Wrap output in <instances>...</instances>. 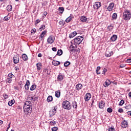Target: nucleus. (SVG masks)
I'll list each match as a JSON object with an SVG mask.
<instances>
[{
	"label": "nucleus",
	"mask_w": 131,
	"mask_h": 131,
	"mask_svg": "<svg viewBox=\"0 0 131 131\" xmlns=\"http://www.w3.org/2000/svg\"><path fill=\"white\" fill-rule=\"evenodd\" d=\"M22 58H23V60L24 61H28V57L27 56V55H26V54H23L22 55Z\"/></svg>",
	"instance_id": "19"
},
{
	"label": "nucleus",
	"mask_w": 131,
	"mask_h": 131,
	"mask_svg": "<svg viewBox=\"0 0 131 131\" xmlns=\"http://www.w3.org/2000/svg\"><path fill=\"white\" fill-rule=\"evenodd\" d=\"M71 63L70 62L67 61H66V67H67L68 66H69V65H70Z\"/></svg>",
	"instance_id": "52"
},
{
	"label": "nucleus",
	"mask_w": 131,
	"mask_h": 131,
	"mask_svg": "<svg viewBox=\"0 0 131 131\" xmlns=\"http://www.w3.org/2000/svg\"><path fill=\"white\" fill-rule=\"evenodd\" d=\"M113 28H114V27L112 25H110V26H107V29L110 30V31H111Z\"/></svg>",
	"instance_id": "36"
},
{
	"label": "nucleus",
	"mask_w": 131,
	"mask_h": 131,
	"mask_svg": "<svg viewBox=\"0 0 131 131\" xmlns=\"http://www.w3.org/2000/svg\"><path fill=\"white\" fill-rule=\"evenodd\" d=\"M113 8H114V3H111L108 5L107 9L108 11H109V12H111V11H112V10H113Z\"/></svg>",
	"instance_id": "9"
},
{
	"label": "nucleus",
	"mask_w": 131,
	"mask_h": 131,
	"mask_svg": "<svg viewBox=\"0 0 131 131\" xmlns=\"http://www.w3.org/2000/svg\"><path fill=\"white\" fill-rule=\"evenodd\" d=\"M60 96H61V92L60 91L55 92V97H56V98H60Z\"/></svg>",
	"instance_id": "24"
},
{
	"label": "nucleus",
	"mask_w": 131,
	"mask_h": 131,
	"mask_svg": "<svg viewBox=\"0 0 131 131\" xmlns=\"http://www.w3.org/2000/svg\"><path fill=\"white\" fill-rule=\"evenodd\" d=\"M87 19H88V18H86V17L84 16H82L80 18V20H81V22H86Z\"/></svg>",
	"instance_id": "25"
},
{
	"label": "nucleus",
	"mask_w": 131,
	"mask_h": 131,
	"mask_svg": "<svg viewBox=\"0 0 131 131\" xmlns=\"http://www.w3.org/2000/svg\"><path fill=\"white\" fill-rule=\"evenodd\" d=\"M113 55V51H110L108 50H106L105 53V56L107 58H109V57H111Z\"/></svg>",
	"instance_id": "7"
},
{
	"label": "nucleus",
	"mask_w": 131,
	"mask_h": 131,
	"mask_svg": "<svg viewBox=\"0 0 131 131\" xmlns=\"http://www.w3.org/2000/svg\"><path fill=\"white\" fill-rule=\"evenodd\" d=\"M62 54H63V51H62V50H61V49L58 50L57 51V56H61Z\"/></svg>",
	"instance_id": "31"
},
{
	"label": "nucleus",
	"mask_w": 131,
	"mask_h": 131,
	"mask_svg": "<svg viewBox=\"0 0 131 131\" xmlns=\"http://www.w3.org/2000/svg\"><path fill=\"white\" fill-rule=\"evenodd\" d=\"M83 86L81 83H78L77 85H76V90H77V91H80V90H81Z\"/></svg>",
	"instance_id": "13"
},
{
	"label": "nucleus",
	"mask_w": 131,
	"mask_h": 131,
	"mask_svg": "<svg viewBox=\"0 0 131 131\" xmlns=\"http://www.w3.org/2000/svg\"><path fill=\"white\" fill-rule=\"evenodd\" d=\"M104 106H105V102L103 101H101L99 103V107L100 109H103L104 108Z\"/></svg>",
	"instance_id": "15"
},
{
	"label": "nucleus",
	"mask_w": 131,
	"mask_h": 131,
	"mask_svg": "<svg viewBox=\"0 0 131 131\" xmlns=\"http://www.w3.org/2000/svg\"><path fill=\"white\" fill-rule=\"evenodd\" d=\"M31 105V102L27 101L24 106H29Z\"/></svg>",
	"instance_id": "37"
},
{
	"label": "nucleus",
	"mask_w": 131,
	"mask_h": 131,
	"mask_svg": "<svg viewBox=\"0 0 131 131\" xmlns=\"http://www.w3.org/2000/svg\"><path fill=\"white\" fill-rule=\"evenodd\" d=\"M91 98H92V94H91L90 93H88L85 94L84 99L85 102H89Z\"/></svg>",
	"instance_id": "5"
},
{
	"label": "nucleus",
	"mask_w": 131,
	"mask_h": 131,
	"mask_svg": "<svg viewBox=\"0 0 131 131\" xmlns=\"http://www.w3.org/2000/svg\"><path fill=\"white\" fill-rule=\"evenodd\" d=\"M73 107L75 109H76V108H77V102H76V101H74L73 102Z\"/></svg>",
	"instance_id": "32"
},
{
	"label": "nucleus",
	"mask_w": 131,
	"mask_h": 131,
	"mask_svg": "<svg viewBox=\"0 0 131 131\" xmlns=\"http://www.w3.org/2000/svg\"><path fill=\"white\" fill-rule=\"evenodd\" d=\"M7 82H8V83H11V82H12V79L8 78L7 79Z\"/></svg>",
	"instance_id": "44"
},
{
	"label": "nucleus",
	"mask_w": 131,
	"mask_h": 131,
	"mask_svg": "<svg viewBox=\"0 0 131 131\" xmlns=\"http://www.w3.org/2000/svg\"><path fill=\"white\" fill-rule=\"evenodd\" d=\"M107 69H104L103 71H102V74H106V73L107 72Z\"/></svg>",
	"instance_id": "48"
},
{
	"label": "nucleus",
	"mask_w": 131,
	"mask_h": 131,
	"mask_svg": "<svg viewBox=\"0 0 131 131\" xmlns=\"http://www.w3.org/2000/svg\"><path fill=\"white\" fill-rule=\"evenodd\" d=\"M66 109L67 110H70V109H71V105L70 104V102L68 101H66Z\"/></svg>",
	"instance_id": "14"
},
{
	"label": "nucleus",
	"mask_w": 131,
	"mask_h": 131,
	"mask_svg": "<svg viewBox=\"0 0 131 131\" xmlns=\"http://www.w3.org/2000/svg\"><path fill=\"white\" fill-rule=\"evenodd\" d=\"M24 110L25 112H27V114H30L32 111V105L24 106Z\"/></svg>",
	"instance_id": "3"
},
{
	"label": "nucleus",
	"mask_w": 131,
	"mask_h": 131,
	"mask_svg": "<svg viewBox=\"0 0 131 131\" xmlns=\"http://www.w3.org/2000/svg\"><path fill=\"white\" fill-rule=\"evenodd\" d=\"M83 40V37L82 36H78L72 41H68L67 43L68 49H76L77 48L76 45H80Z\"/></svg>",
	"instance_id": "1"
},
{
	"label": "nucleus",
	"mask_w": 131,
	"mask_h": 131,
	"mask_svg": "<svg viewBox=\"0 0 131 131\" xmlns=\"http://www.w3.org/2000/svg\"><path fill=\"white\" fill-rule=\"evenodd\" d=\"M110 84H111V82L110 81V80L107 79L104 83L103 86H104V88H107Z\"/></svg>",
	"instance_id": "12"
},
{
	"label": "nucleus",
	"mask_w": 131,
	"mask_h": 131,
	"mask_svg": "<svg viewBox=\"0 0 131 131\" xmlns=\"http://www.w3.org/2000/svg\"><path fill=\"white\" fill-rule=\"evenodd\" d=\"M39 22H40V20L38 19L36 20L35 24H38V23H39Z\"/></svg>",
	"instance_id": "54"
},
{
	"label": "nucleus",
	"mask_w": 131,
	"mask_h": 131,
	"mask_svg": "<svg viewBox=\"0 0 131 131\" xmlns=\"http://www.w3.org/2000/svg\"><path fill=\"white\" fill-rule=\"evenodd\" d=\"M46 29V26L45 25H42L41 26V27L40 28V29H41V30H43V29Z\"/></svg>",
	"instance_id": "49"
},
{
	"label": "nucleus",
	"mask_w": 131,
	"mask_h": 131,
	"mask_svg": "<svg viewBox=\"0 0 131 131\" xmlns=\"http://www.w3.org/2000/svg\"><path fill=\"white\" fill-rule=\"evenodd\" d=\"M6 10L8 12H11V11H12V6L8 5L6 8Z\"/></svg>",
	"instance_id": "30"
},
{
	"label": "nucleus",
	"mask_w": 131,
	"mask_h": 131,
	"mask_svg": "<svg viewBox=\"0 0 131 131\" xmlns=\"http://www.w3.org/2000/svg\"><path fill=\"white\" fill-rule=\"evenodd\" d=\"M59 24H60V25H64V24L63 23V21H59Z\"/></svg>",
	"instance_id": "62"
},
{
	"label": "nucleus",
	"mask_w": 131,
	"mask_h": 131,
	"mask_svg": "<svg viewBox=\"0 0 131 131\" xmlns=\"http://www.w3.org/2000/svg\"><path fill=\"white\" fill-rule=\"evenodd\" d=\"M10 125H11V123H9V124H8V127H7V128L6 131L9 130V128H10Z\"/></svg>",
	"instance_id": "58"
},
{
	"label": "nucleus",
	"mask_w": 131,
	"mask_h": 131,
	"mask_svg": "<svg viewBox=\"0 0 131 131\" xmlns=\"http://www.w3.org/2000/svg\"><path fill=\"white\" fill-rule=\"evenodd\" d=\"M8 20H10V17H8V16H5L4 18V21H8Z\"/></svg>",
	"instance_id": "46"
},
{
	"label": "nucleus",
	"mask_w": 131,
	"mask_h": 131,
	"mask_svg": "<svg viewBox=\"0 0 131 131\" xmlns=\"http://www.w3.org/2000/svg\"><path fill=\"white\" fill-rule=\"evenodd\" d=\"M117 39V35H113L111 37V40L112 41H115Z\"/></svg>",
	"instance_id": "20"
},
{
	"label": "nucleus",
	"mask_w": 131,
	"mask_h": 131,
	"mask_svg": "<svg viewBox=\"0 0 131 131\" xmlns=\"http://www.w3.org/2000/svg\"><path fill=\"white\" fill-rule=\"evenodd\" d=\"M118 112H119V113H123V110L122 108H119L118 110Z\"/></svg>",
	"instance_id": "51"
},
{
	"label": "nucleus",
	"mask_w": 131,
	"mask_h": 131,
	"mask_svg": "<svg viewBox=\"0 0 131 131\" xmlns=\"http://www.w3.org/2000/svg\"><path fill=\"white\" fill-rule=\"evenodd\" d=\"M108 131H115V129L114 127H110L108 128Z\"/></svg>",
	"instance_id": "50"
},
{
	"label": "nucleus",
	"mask_w": 131,
	"mask_h": 131,
	"mask_svg": "<svg viewBox=\"0 0 131 131\" xmlns=\"http://www.w3.org/2000/svg\"><path fill=\"white\" fill-rule=\"evenodd\" d=\"M36 66L37 70H40V69H41V66H42V64H41L40 62H38L36 64Z\"/></svg>",
	"instance_id": "22"
},
{
	"label": "nucleus",
	"mask_w": 131,
	"mask_h": 131,
	"mask_svg": "<svg viewBox=\"0 0 131 131\" xmlns=\"http://www.w3.org/2000/svg\"><path fill=\"white\" fill-rule=\"evenodd\" d=\"M76 34H77L76 31H74L69 35L70 38H73V37H74V36H75Z\"/></svg>",
	"instance_id": "16"
},
{
	"label": "nucleus",
	"mask_w": 131,
	"mask_h": 131,
	"mask_svg": "<svg viewBox=\"0 0 131 131\" xmlns=\"http://www.w3.org/2000/svg\"><path fill=\"white\" fill-rule=\"evenodd\" d=\"M44 71H45V73H47V74H49V70H48V69H45V70H44Z\"/></svg>",
	"instance_id": "59"
},
{
	"label": "nucleus",
	"mask_w": 131,
	"mask_h": 131,
	"mask_svg": "<svg viewBox=\"0 0 131 131\" xmlns=\"http://www.w3.org/2000/svg\"><path fill=\"white\" fill-rule=\"evenodd\" d=\"M57 79L59 81H61V80H63V76L61 75H58L57 77Z\"/></svg>",
	"instance_id": "33"
},
{
	"label": "nucleus",
	"mask_w": 131,
	"mask_h": 131,
	"mask_svg": "<svg viewBox=\"0 0 131 131\" xmlns=\"http://www.w3.org/2000/svg\"><path fill=\"white\" fill-rule=\"evenodd\" d=\"M69 50L70 52H72L74 53V55L76 57L79 53H80V49H71V48H69Z\"/></svg>",
	"instance_id": "4"
},
{
	"label": "nucleus",
	"mask_w": 131,
	"mask_h": 131,
	"mask_svg": "<svg viewBox=\"0 0 131 131\" xmlns=\"http://www.w3.org/2000/svg\"><path fill=\"white\" fill-rule=\"evenodd\" d=\"M128 115H130L131 116V111L127 112Z\"/></svg>",
	"instance_id": "64"
},
{
	"label": "nucleus",
	"mask_w": 131,
	"mask_h": 131,
	"mask_svg": "<svg viewBox=\"0 0 131 131\" xmlns=\"http://www.w3.org/2000/svg\"><path fill=\"white\" fill-rule=\"evenodd\" d=\"M72 19H73V16H69L68 17H67L66 18L67 23H69V22H70V21H71V20H72Z\"/></svg>",
	"instance_id": "23"
},
{
	"label": "nucleus",
	"mask_w": 131,
	"mask_h": 131,
	"mask_svg": "<svg viewBox=\"0 0 131 131\" xmlns=\"http://www.w3.org/2000/svg\"><path fill=\"white\" fill-rule=\"evenodd\" d=\"M57 108H58V106H55L54 107V109H53L52 110H55V112H56V110H57Z\"/></svg>",
	"instance_id": "60"
},
{
	"label": "nucleus",
	"mask_w": 131,
	"mask_h": 131,
	"mask_svg": "<svg viewBox=\"0 0 131 131\" xmlns=\"http://www.w3.org/2000/svg\"><path fill=\"white\" fill-rule=\"evenodd\" d=\"M130 18H131L130 12H129V11L127 9L123 13V19H124V20L126 21L127 20H130Z\"/></svg>",
	"instance_id": "2"
},
{
	"label": "nucleus",
	"mask_w": 131,
	"mask_h": 131,
	"mask_svg": "<svg viewBox=\"0 0 131 131\" xmlns=\"http://www.w3.org/2000/svg\"><path fill=\"white\" fill-rule=\"evenodd\" d=\"M100 7H101V3L100 2H95L93 5V7H94V9H95V10H98V9H99V8H100Z\"/></svg>",
	"instance_id": "6"
},
{
	"label": "nucleus",
	"mask_w": 131,
	"mask_h": 131,
	"mask_svg": "<svg viewBox=\"0 0 131 131\" xmlns=\"http://www.w3.org/2000/svg\"><path fill=\"white\" fill-rule=\"evenodd\" d=\"M52 131H57L58 130V127H53L52 128Z\"/></svg>",
	"instance_id": "47"
},
{
	"label": "nucleus",
	"mask_w": 131,
	"mask_h": 131,
	"mask_svg": "<svg viewBox=\"0 0 131 131\" xmlns=\"http://www.w3.org/2000/svg\"><path fill=\"white\" fill-rule=\"evenodd\" d=\"M122 127H123V128H126V127H127V121L124 120L122 122Z\"/></svg>",
	"instance_id": "17"
},
{
	"label": "nucleus",
	"mask_w": 131,
	"mask_h": 131,
	"mask_svg": "<svg viewBox=\"0 0 131 131\" xmlns=\"http://www.w3.org/2000/svg\"><path fill=\"white\" fill-rule=\"evenodd\" d=\"M19 59L17 55H15L13 57V62L14 64H18L19 63Z\"/></svg>",
	"instance_id": "8"
},
{
	"label": "nucleus",
	"mask_w": 131,
	"mask_h": 131,
	"mask_svg": "<svg viewBox=\"0 0 131 131\" xmlns=\"http://www.w3.org/2000/svg\"><path fill=\"white\" fill-rule=\"evenodd\" d=\"M127 62L128 63H131V58L129 59H127Z\"/></svg>",
	"instance_id": "63"
},
{
	"label": "nucleus",
	"mask_w": 131,
	"mask_h": 131,
	"mask_svg": "<svg viewBox=\"0 0 131 131\" xmlns=\"http://www.w3.org/2000/svg\"><path fill=\"white\" fill-rule=\"evenodd\" d=\"M13 104H15V100L12 99L8 102L9 106H12Z\"/></svg>",
	"instance_id": "26"
},
{
	"label": "nucleus",
	"mask_w": 131,
	"mask_h": 131,
	"mask_svg": "<svg viewBox=\"0 0 131 131\" xmlns=\"http://www.w3.org/2000/svg\"><path fill=\"white\" fill-rule=\"evenodd\" d=\"M47 41L48 43L52 45L54 42V37L53 36H50L47 39Z\"/></svg>",
	"instance_id": "10"
},
{
	"label": "nucleus",
	"mask_w": 131,
	"mask_h": 131,
	"mask_svg": "<svg viewBox=\"0 0 131 131\" xmlns=\"http://www.w3.org/2000/svg\"><path fill=\"white\" fill-rule=\"evenodd\" d=\"M100 69H101V67H97V69H96V71H99V70H100Z\"/></svg>",
	"instance_id": "61"
},
{
	"label": "nucleus",
	"mask_w": 131,
	"mask_h": 131,
	"mask_svg": "<svg viewBox=\"0 0 131 131\" xmlns=\"http://www.w3.org/2000/svg\"><path fill=\"white\" fill-rule=\"evenodd\" d=\"M47 102H52L53 101V97L52 96H49L47 99Z\"/></svg>",
	"instance_id": "29"
},
{
	"label": "nucleus",
	"mask_w": 131,
	"mask_h": 131,
	"mask_svg": "<svg viewBox=\"0 0 131 131\" xmlns=\"http://www.w3.org/2000/svg\"><path fill=\"white\" fill-rule=\"evenodd\" d=\"M46 33H47V32L46 31H44L43 32H42L40 35V37H39L40 38L42 39V38H43V36H45V35H46Z\"/></svg>",
	"instance_id": "28"
},
{
	"label": "nucleus",
	"mask_w": 131,
	"mask_h": 131,
	"mask_svg": "<svg viewBox=\"0 0 131 131\" xmlns=\"http://www.w3.org/2000/svg\"><path fill=\"white\" fill-rule=\"evenodd\" d=\"M30 99V100H33L34 101H35V100H36V97L34 98L33 97H31Z\"/></svg>",
	"instance_id": "56"
},
{
	"label": "nucleus",
	"mask_w": 131,
	"mask_h": 131,
	"mask_svg": "<svg viewBox=\"0 0 131 131\" xmlns=\"http://www.w3.org/2000/svg\"><path fill=\"white\" fill-rule=\"evenodd\" d=\"M3 97L4 98V99L6 100V99H8V97H9V96L7 95V94L5 93L3 94Z\"/></svg>",
	"instance_id": "43"
},
{
	"label": "nucleus",
	"mask_w": 131,
	"mask_h": 131,
	"mask_svg": "<svg viewBox=\"0 0 131 131\" xmlns=\"http://www.w3.org/2000/svg\"><path fill=\"white\" fill-rule=\"evenodd\" d=\"M54 124H56V121H51L50 123V125H54Z\"/></svg>",
	"instance_id": "45"
},
{
	"label": "nucleus",
	"mask_w": 131,
	"mask_h": 131,
	"mask_svg": "<svg viewBox=\"0 0 131 131\" xmlns=\"http://www.w3.org/2000/svg\"><path fill=\"white\" fill-rule=\"evenodd\" d=\"M33 32L35 33V32H36V29H33L32 30H31V33H33Z\"/></svg>",
	"instance_id": "55"
},
{
	"label": "nucleus",
	"mask_w": 131,
	"mask_h": 131,
	"mask_svg": "<svg viewBox=\"0 0 131 131\" xmlns=\"http://www.w3.org/2000/svg\"><path fill=\"white\" fill-rule=\"evenodd\" d=\"M124 104V100H121L119 103V106H122Z\"/></svg>",
	"instance_id": "42"
},
{
	"label": "nucleus",
	"mask_w": 131,
	"mask_h": 131,
	"mask_svg": "<svg viewBox=\"0 0 131 131\" xmlns=\"http://www.w3.org/2000/svg\"><path fill=\"white\" fill-rule=\"evenodd\" d=\"M52 50L53 52H57V48L56 47L52 48Z\"/></svg>",
	"instance_id": "53"
},
{
	"label": "nucleus",
	"mask_w": 131,
	"mask_h": 131,
	"mask_svg": "<svg viewBox=\"0 0 131 131\" xmlns=\"http://www.w3.org/2000/svg\"><path fill=\"white\" fill-rule=\"evenodd\" d=\"M36 89V85L35 84H34L33 85H32L30 87V91H34V90H35Z\"/></svg>",
	"instance_id": "27"
},
{
	"label": "nucleus",
	"mask_w": 131,
	"mask_h": 131,
	"mask_svg": "<svg viewBox=\"0 0 131 131\" xmlns=\"http://www.w3.org/2000/svg\"><path fill=\"white\" fill-rule=\"evenodd\" d=\"M49 114L50 115V117H52V116H54V115L56 114V112L55 110H52L49 112Z\"/></svg>",
	"instance_id": "21"
},
{
	"label": "nucleus",
	"mask_w": 131,
	"mask_h": 131,
	"mask_svg": "<svg viewBox=\"0 0 131 131\" xmlns=\"http://www.w3.org/2000/svg\"><path fill=\"white\" fill-rule=\"evenodd\" d=\"M13 77H15V76H14V75H13L12 73H10L8 74V78H10L12 79V78H13Z\"/></svg>",
	"instance_id": "39"
},
{
	"label": "nucleus",
	"mask_w": 131,
	"mask_h": 131,
	"mask_svg": "<svg viewBox=\"0 0 131 131\" xmlns=\"http://www.w3.org/2000/svg\"><path fill=\"white\" fill-rule=\"evenodd\" d=\"M113 111V110H112V108H111V107H108L107 109V112L108 113H112V112Z\"/></svg>",
	"instance_id": "41"
},
{
	"label": "nucleus",
	"mask_w": 131,
	"mask_h": 131,
	"mask_svg": "<svg viewBox=\"0 0 131 131\" xmlns=\"http://www.w3.org/2000/svg\"><path fill=\"white\" fill-rule=\"evenodd\" d=\"M29 85H30V81L29 80H27L26 83L25 85V89L26 91H28L29 90Z\"/></svg>",
	"instance_id": "11"
},
{
	"label": "nucleus",
	"mask_w": 131,
	"mask_h": 131,
	"mask_svg": "<svg viewBox=\"0 0 131 131\" xmlns=\"http://www.w3.org/2000/svg\"><path fill=\"white\" fill-rule=\"evenodd\" d=\"M112 19L113 20H116L117 19V14L116 13H114L112 15Z\"/></svg>",
	"instance_id": "35"
},
{
	"label": "nucleus",
	"mask_w": 131,
	"mask_h": 131,
	"mask_svg": "<svg viewBox=\"0 0 131 131\" xmlns=\"http://www.w3.org/2000/svg\"><path fill=\"white\" fill-rule=\"evenodd\" d=\"M62 108L63 109H66V101H64L62 104Z\"/></svg>",
	"instance_id": "38"
},
{
	"label": "nucleus",
	"mask_w": 131,
	"mask_h": 131,
	"mask_svg": "<svg viewBox=\"0 0 131 131\" xmlns=\"http://www.w3.org/2000/svg\"><path fill=\"white\" fill-rule=\"evenodd\" d=\"M124 67H125V64H121L120 66V68H124Z\"/></svg>",
	"instance_id": "57"
},
{
	"label": "nucleus",
	"mask_w": 131,
	"mask_h": 131,
	"mask_svg": "<svg viewBox=\"0 0 131 131\" xmlns=\"http://www.w3.org/2000/svg\"><path fill=\"white\" fill-rule=\"evenodd\" d=\"M58 11L61 14H63V12H64V7H59Z\"/></svg>",
	"instance_id": "34"
},
{
	"label": "nucleus",
	"mask_w": 131,
	"mask_h": 131,
	"mask_svg": "<svg viewBox=\"0 0 131 131\" xmlns=\"http://www.w3.org/2000/svg\"><path fill=\"white\" fill-rule=\"evenodd\" d=\"M124 108L127 110H129V109H130L131 108V105L129 104H128L127 105H126L125 106H124Z\"/></svg>",
	"instance_id": "40"
},
{
	"label": "nucleus",
	"mask_w": 131,
	"mask_h": 131,
	"mask_svg": "<svg viewBox=\"0 0 131 131\" xmlns=\"http://www.w3.org/2000/svg\"><path fill=\"white\" fill-rule=\"evenodd\" d=\"M60 61L57 60H53L52 61V64L54 65V66H58V65H60Z\"/></svg>",
	"instance_id": "18"
}]
</instances>
